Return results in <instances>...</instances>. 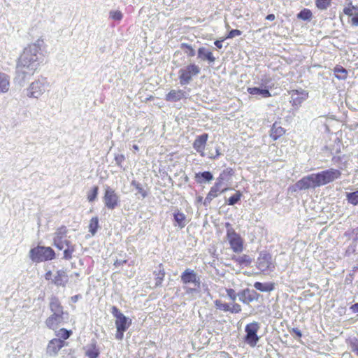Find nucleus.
Listing matches in <instances>:
<instances>
[{"instance_id":"obj_1","label":"nucleus","mask_w":358,"mask_h":358,"mask_svg":"<svg viewBox=\"0 0 358 358\" xmlns=\"http://www.w3.org/2000/svg\"><path fill=\"white\" fill-rule=\"evenodd\" d=\"M42 57L40 41L25 48L18 59L16 71L19 78L26 80L33 76L39 66Z\"/></svg>"},{"instance_id":"obj_2","label":"nucleus","mask_w":358,"mask_h":358,"mask_svg":"<svg viewBox=\"0 0 358 358\" xmlns=\"http://www.w3.org/2000/svg\"><path fill=\"white\" fill-rule=\"evenodd\" d=\"M111 313L115 318V324L116 327L115 338L121 341L123 339L124 333L129 329L131 324V320L127 318L121 311L115 306L110 308Z\"/></svg>"},{"instance_id":"obj_3","label":"nucleus","mask_w":358,"mask_h":358,"mask_svg":"<svg viewBox=\"0 0 358 358\" xmlns=\"http://www.w3.org/2000/svg\"><path fill=\"white\" fill-rule=\"evenodd\" d=\"M224 226L226 228V237L231 249L235 253L242 252L244 249L243 238L235 231L231 223L226 222Z\"/></svg>"},{"instance_id":"obj_4","label":"nucleus","mask_w":358,"mask_h":358,"mask_svg":"<svg viewBox=\"0 0 358 358\" xmlns=\"http://www.w3.org/2000/svg\"><path fill=\"white\" fill-rule=\"evenodd\" d=\"M29 257L34 262H43L55 258V252L50 247L38 245L29 251Z\"/></svg>"},{"instance_id":"obj_5","label":"nucleus","mask_w":358,"mask_h":358,"mask_svg":"<svg viewBox=\"0 0 358 358\" xmlns=\"http://www.w3.org/2000/svg\"><path fill=\"white\" fill-rule=\"evenodd\" d=\"M201 72L200 67L194 64H189L179 71V80L181 85L190 83L193 77L196 76Z\"/></svg>"},{"instance_id":"obj_6","label":"nucleus","mask_w":358,"mask_h":358,"mask_svg":"<svg viewBox=\"0 0 358 358\" xmlns=\"http://www.w3.org/2000/svg\"><path fill=\"white\" fill-rule=\"evenodd\" d=\"M316 175L320 187H321L339 179L342 173L340 170L331 168L316 173Z\"/></svg>"},{"instance_id":"obj_7","label":"nucleus","mask_w":358,"mask_h":358,"mask_svg":"<svg viewBox=\"0 0 358 358\" xmlns=\"http://www.w3.org/2000/svg\"><path fill=\"white\" fill-rule=\"evenodd\" d=\"M103 201L105 207L108 210H114L120 206V196L115 191L110 187H106L104 190Z\"/></svg>"},{"instance_id":"obj_8","label":"nucleus","mask_w":358,"mask_h":358,"mask_svg":"<svg viewBox=\"0 0 358 358\" xmlns=\"http://www.w3.org/2000/svg\"><path fill=\"white\" fill-rule=\"evenodd\" d=\"M259 328V324L257 322H252L245 326L246 334L244 340L251 347H255L259 341V338L257 336V332Z\"/></svg>"},{"instance_id":"obj_9","label":"nucleus","mask_w":358,"mask_h":358,"mask_svg":"<svg viewBox=\"0 0 358 358\" xmlns=\"http://www.w3.org/2000/svg\"><path fill=\"white\" fill-rule=\"evenodd\" d=\"M295 187L299 190H305L310 188L315 189L320 187L316 173H312L303 177L296 182Z\"/></svg>"},{"instance_id":"obj_10","label":"nucleus","mask_w":358,"mask_h":358,"mask_svg":"<svg viewBox=\"0 0 358 358\" xmlns=\"http://www.w3.org/2000/svg\"><path fill=\"white\" fill-rule=\"evenodd\" d=\"M68 230L65 226H61L57 229L54 238H53V244L59 250H63L64 248V245L67 244V243H71L70 241L66 238Z\"/></svg>"},{"instance_id":"obj_11","label":"nucleus","mask_w":358,"mask_h":358,"mask_svg":"<svg viewBox=\"0 0 358 358\" xmlns=\"http://www.w3.org/2000/svg\"><path fill=\"white\" fill-rule=\"evenodd\" d=\"M257 267L262 273L272 271L275 266L271 255L268 253L261 254L257 258Z\"/></svg>"},{"instance_id":"obj_12","label":"nucleus","mask_w":358,"mask_h":358,"mask_svg":"<svg viewBox=\"0 0 358 358\" xmlns=\"http://www.w3.org/2000/svg\"><path fill=\"white\" fill-rule=\"evenodd\" d=\"M222 184V182L221 181L217 180L215 184L210 187L203 202L205 206L209 204L214 198L217 197L220 194L228 190L227 187L221 189Z\"/></svg>"},{"instance_id":"obj_13","label":"nucleus","mask_w":358,"mask_h":358,"mask_svg":"<svg viewBox=\"0 0 358 358\" xmlns=\"http://www.w3.org/2000/svg\"><path fill=\"white\" fill-rule=\"evenodd\" d=\"M45 90V82L36 80L29 87L27 96L29 97L38 98Z\"/></svg>"},{"instance_id":"obj_14","label":"nucleus","mask_w":358,"mask_h":358,"mask_svg":"<svg viewBox=\"0 0 358 358\" xmlns=\"http://www.w3.org/2000/svg\"><path fill=\"white\" fill-rule=\"evenodd\" d=\"M66 345L67 343L60 338H52L47 345L46 352L50 356H55Z\"/></svg>"},{"instance_id":"obj_15","label":"nucleus","mask_w":358,"mask_h":358,"mask_svg":"<svg viewBox=\"0 0 358 358\" xmlns=\"http://www.w3.org/2000/svg\"><path fill=\"white\" fill-rule=\"evenodd\" d=\"M214 303L217 309L224 312H230L236 314L241 313L242 310L241 305L237 303H234L231 306H230L227 303L217 299L214 301Z\"/></svg>"},{"instance_id":"obj_16","label":"nucleus","mask_w":358,"mask_h":358,"mask_svg":"<svg viewBox=\"0 0 358 358\" xmlns=\"http://www.w3.org/2000/svg\"><path fill=\"white\" fill-rule=\"evenodd\" d=\"M69 280V275L66 270L59 269L56 271V273L52 279V283L57 287H66Z\"/></svg>"},{"instance_id":"obj_17","label":"nucleus","mask_w":358,"mask_h":358,"mask_svg":"<svg viewBox=\"0 0 358 358\" xmlns=\"http://www.w3.org/2000/svg\"><path fill=\"white\" fill-rule=\"evenodd\" d=\"M49 308L52 314L68 315L64 312V307L57 296H52L50 298Z\"/></svg>"},{"instance_id":"obj_18","label":"nucleus","mask_w":358,"mask_h":358,"mask_svg":"<svg viewBox=\"0 0 358 358\" xmlns=\"http://www.w3.org/2000/svg\"><path fill=\"white\" fill-rule=\"evenodd\" d=\"M208 138V134L205 133L198 136L193 143V148L201 156H204V149Z\"/></svg>"},{"instance_id":"obj_19","label":"nucleus","mask_w":358,"mask_h":358,"mask_svg":"<svg viewBox=\"0 0 358 358\" xmlns=\"http://www.w3.org/2000/svg\"><path fill=\"white\" fill-rule=\"evenodd\" d=\"M64 315L61 314H51L45 320V325L50 329H55L59 325L64 322Z\"/></svg>"},{"instance_id":"obj_20","label":"nucleus","mask_w":358,"mask_h":358,"mask_svg":"<svg viewBox=\"0 0 358 358\" xmlns=\"http://www.w3.org/2000/svg\"><path fill=\"white\" fill-rule=\"evenodd\" d=\"M343 13L351 17V24L352 26H358V7L353 6L350 3L343 8Z\"/></svg>"},{"instance_id":"obj_21","label":"nucleus","mask_w":358,"mask_h":358,"mask_svg":"<svg viewBox=\"0 0 358 358\" xmlns=\"http://www.w3.org/2000/svg\"><path fill=\"white\" fill-rule=\"evenodd\" d=\"M181 281L183 284L194 283L199 285V278L196 273L191 269H185L181 274Z\"/></svg>"},{"instance_id":"obj_22","label":"nucleus","mask_w":358,"mask_h":358,"mask_svg":"<svg viewBox=\"0 0 358 358\" xmlns=\"http://www.w3.org/2000/svg\"><path fill=\"white\" fill-rule=\"evenodd\" d=\"M257 293L254 290L245 289L239 293V299L242 303L249 304L256 300L257 299Z\"/></svg>"},{"instance_id":"obj_23","label":"nucleus","mask_w":358,"mask_h":358,"mask_svg":"<svg viewBox=\"0 0 358 358\" xmlns=\"http://www.w3.org/2000/svg\"><path fill=\"white\" fill-rule=\"evenodd\" d=\"M153 275H155V287L162 286L166 275V271L162 264L158 265L157 270L153 271Z\"/></svg>"},{"instance_id":"obj_24","label":"nucleus","mask_w":358,"mask_h":358,"mask_svg":"<svg viewBox=\"0 0 358 358\" xmlns=\"http://www.w3.org/2000/svg\"><path fill=\"white\" fill-rule=\"evenodd\" d=\"M184 98H185V94L182 90H171L165 96L166 101L170 102L178 101Z\"/></svg>"},{"instance_id":"obj_25","label":"nucleus","mask_w":358,"mask_h":358,"mask_svg":"<svg viewBox=\"0 0 358 358\" xmlns=\"http://www.w3.org/2000/svg\"><path fill=\"white\" fill-rule=\"evenodd\" d=\"M286 133V129L279 125L277 122H274L270 130V136L273 141H276L279 138L284 136Z\"/></svg>"},{"instance_id":"obj_26","label":"nucleus","mask_w":358,"mask_h":358,"mask_svg":"<svg viewBox=\"0 0 358 358\" xmlns=\"http://www.w3.org/2000/svg\"><path fill=\"white\" fill-rule=\"evenodd\" d=\"M198 57L202 60H207L209 63H213L216 59L213 52L204 47L198 49Z\"/></svg>"},{"instance_id":"obj_27","label":"nucleus","mask_w":358,"mask_h":358,"mask_svg":"<svg viewBox=\"0 0 358 358\" xmlns=\"http://www.w3.org/2000/svg\"><path fill=\"white\" fill-rule=\"evenodd\" d=\"M231 259L240 266H248L252 263V258L246 254L238 256L234 255Z\"/></svg>"},{"instance_id":"obj_28","label":"nucleus","mask_w":358,"mask_h":358,"mask_svg":"<svg viewBox=\"0 0 358 358\" xmlns=\"http://www.w3.org/2000/svg\"><path fill=\"white\" fill-rule=\"evenodd\" d=\"M248 92L251 95H262V97L267 98L271 96V94L267 89H260L259 87H248Z\"/></svg>"},{"instance_id":"obj_29","label":"nucleus","mask_w":358,"mask_h":358,"mask_svg":"<svg viewBox=\"0 0 358 358\" xmlns=\"http://www.w3.org/2000/svg\"><path fill=\"white\" fill-rule=\"evenodd\" d=\"M9 77L3 73H0V92H7L9 90Z\"/></svg>"},{"instance_id":"obj_30","label":"nucleus","mask_w":358,"mask_h":358,"mask_svg":"<svg viewBox=\"0 0 358 358\" xmlns=\"http://www.w3.org/2000/svg\"><path fill=\"white\" fill-rule=\"evenodd\" d=\"M174 220L180 228H183L186 225V216L185 215L178 210H176L173 213Z\"/></svg>"},{"instance_id":"obj_31","label":"nucleus","mask_w":358,"mask_h":358,"mask_svg":"<svg viewBox=\"0 0 358 358\" xmlns=\"http://www.w3.org/2000/svg\"><path fill=\"white\" fill-rule=\"evenodd\" d=\"M335 77L338 80H345L348 78V71L341 65H336L334 69Z\"/></svg>"},{"instance_id":"obj_32","label":"nucleus","mask_w":358,"mask_h":358,"mask_svg":"<svg viewBox=\"0 0 358 358\" xmlns=\"http://www.w3.org/2000/svg\"><path fill=\"white\" fill-rule=\"evenodd\" d=\"M254 287L256 289L261 292H271L274 289L275 285L273 282L262 283L260 282H256L254 284Z\"/></svg>"},{"instance_id":"obj_33","label":"nucleus","mask_w":358,"mask_h":358,"mask_svg":"<svg viewBox=\"0 0 358 358\" xmlns=\"http://www.w3.org/2000/svg\"><path fill=\"white\" fill-rule=\"evenodd\" d=\"M196 180L199 183H203L204 181H210L213 180V176L210 171H204L202 173H196L195 176Z\"/></svg>"},{"instance_id":"obj_34","label":"nucleus","mask_w":358,"mask_h":358,"mask_svg":"<svg viewBox=\"0 0 358 358\" xmlns=\"http://www.w3.org/2000/svg\"><path fill=\"white\" fill-rule=\"evenodd\" d=\"M88 228L91 234L94 236L99 228V218L97 217H93L90 219Z\"/></svg>"},{"instance_id":"obj_35","label":"nucleus","mask_w":358,"mask_h":358,"mask_svg":"<svg viewBox=\"0 0 358 358\" xmlns=\"http://www.w3.org/2000/svg\"><path fill=\"white\" fill-rule=\"evenodd\" d=\"M66 249L64 250V259L66 260H69L72 258V255L75 251V246L71 244V243H67L66 245H64Z\"/></svg>"},{"instance_id":"obj_36","label":"nucleus","mask_w":358,"mask_h":358,"mask_svg":"<svg viewBox=\"0 0 358 358\" xmlns=\"http://www.w3.org/2000/svg\"><path fill=\"white\" fill-rule=\"evenodd\" d=\"M85 355L89 358H97L99 355V350L95 344H92L86 350Z\"/></svg>"},{"instance_id":"obj_37","label":"nucleus","mask_w":358,"mask_h":358,"mask_svg":"<svg viewBox=\"0 0 358 358\" xmlns=\"http://www.w3.org/2000/svg\"><path fill=\"white\" fill-rule=\"evenodd\" d=\"M98 194H99V187L96 185H94L87 192V201L89 202H94L96 199Z\"/></svg>"},{"instance_id":"obj_38","label":"nucleus","mask_w":358,"mask_h":358,"mask_svg":"<svg viewBox=\"0 0 358 358\" xmlns=\"http://www.w3.org/2000/svg\"><path fill=\"white\" fill-rule=\"evenodd\" d=\"M297 17L303 20H310L313 17V13L310 9L303 8L297 14Z\"/></svg>"},{"instance_id":"obj_39","label":"nucleus","mask_w":358,"mask_h":358,"mask_svg":"<svg viewBox=\"0 0 358 358\" xmlns=\"http://www.w3.org/2000/svg\"><path fill=\"white\" fill-rule=\"evenodd\" d=\"M234 173V171L233 170L232 168H227L225 169H224L222 171V172L220 174L219 177L217 178V180L221 181L222 182H223V181L226 179H227L228 178L231 177V176H233Z\"/></svg>"},{"instance_id":"obj_40","label":"nucleus","mask_w":358,"mask_h":358,"mask_svg":"<svg viewBox=\"0 0 358 358\" xmlns=\"http://www.w3.org/2000/svg\"><path fill=\"white\" fill-rule=\"evenodd\" d=\"M242 197V193L240 191H236V193L230 196L226 201V203L229 206H233L237 203Z\"/></svg>"},{"instance_id":"obj_41","label":"nucleus","mask_w":358,"mask_h":358,"mask_svg":"<svg viewBox=\"0 0 358 358\" xmlns=\"http://www.w3.org/2000/svg\"><path fill=\"white\" fill-rule=\"evenodd\" d=\"M180 48L184 50L187 57H192L195 55V50L191 45L182 43L180 44Z\"/></svg>"},{"instance_id":"obj_42","label":"nucleus","mask_w":358,"mask_h":358,"mask_svg":"<svg viewBox=\"0 0 358 358\" xmlns=\"http://www.w3.org/2000/svg\"><path fill=\"white\" fill-rule=\"evenodd\" d=\"M72 334L71 330H67L66 329L62 328L57 333L56 336H59L60 339L64 341L68 339Z\"/></svg>"},{"instance_id":"obj_43","label":"nucleus","mask_w":358,"mask_h":358,"mask_svg":"<svg viewBox=\"0 0 358 358\" xmlns=\"http://www.w3.org/2000/svg\"><path fill=\"white\" fill-rule=\"evenodd\" d=\"M348 201L354 205H358V190L347 194Z\"/></svg>"},{"instance_id":"obj_44","label":"nucleus","mask_w":358,"mask_h":358,"mask_svg":"<svg viewBox=\"0 0 358 358\" xmlns=\"http://www.w3.org/2000/svg\"><path fill=\"white\" fill-rule=\"evenodd\" d=\"M347 343L350 347L351 350L358 356V338H353L348 339Z\"/></svg>"},{"instance_id":"obj_45","label":"nucleus","mask_w":358,"mask_h":358,"mask_svg":"<svg viewBox=\"0 0 358 358\" xmlns=\"http://www.w3.org/2000/svg\"><path fill=\"white\" fill-rule=\"evenodd\" d=\"M331 3V0H315L316 7L320 10H326Z\"/></svg>"},{"instance_id":"obj_46","label":"nucleus","mask_w":358,"mask_h":358,"mask_svg":"<svg viewBox=\"0 0 358 358\" xmlns=\"http://www.w3.org/2000/svg\"><path fill=\"white\" fill-rule=\"evenodd\" d=\"M110 17L114 20H121L123 15L120 10H113L110 12Z\"/></svg>"},{"instance_id":"obj_47","label":"nucleus","mask_w":358,"mask_h":358,"mask_svg":"<svg viewBox=\"0 0 358 358\" xmlns=\"http://www.w3.org/2000/svg\"><path fill=\"white\" fill-rule=\"evenodd\" d=\"M242 34V31H240L239 29H231L228 34H227V36H226L225 38H233L236 36H241Z\"/></svg>"},{"instance_id":"obj_48","label":"nucleus","mask_w":358,"mask_h":358,"mask_svg":"<svg viewBox=\"0 0 358 358\" xmlns=\"http://www.w3.org/2000/svg\"><path fill=\"white\" fill-rule=\"evenodd\" d=\"M227 294L231 300L233 301H235L237 297V294L235 292V290L232 288H229L226 289Z\"/></svg>"},{"instance_id":"obj_49","label":"nucleus","mask_w":358,"mask_h":358,"mask_svg":"<svg viewBox=\"0 0 358 358\" xmlns=\"http://www.w3.org/2000/svg\"><path fill=\"white\" fill-rule=\"evenodd\" d=\"M125 160L124 155L118 154L115 156V161L118 166H122V163Z\"/></svg>"},{"instance_id":"obj_50","label":"nucleus","mask_w":358,"mask_h":358,"mask_svg":"<svg viewBox=\"0 0 358 358\" xmlns=\"http://www.w3.org/2000/svg\"><path fill=\"white\" fill-rule=\"evenodd\" d=\"M220 155V152L218 148L216 149L215 153H210L208 155V158L215 159L217 158Z\"/></svg>"},{"instance_id":"obj_51","label":"nucleus","mask_w":358,"mask_h":358,"mask_svg":"<svg viewBox=\"0 0 358 358\" xmlns=\"http://www.w3.org/2000/svg\"><path fill=\"white\" fill-rule=\"evenodd\" d=\"M224 38H222L221 40H216L214 42L215 45L219 48L221 49L222 48V42L224 41Z\"/></svg>"},{"instance_id":"obj_52","label":"nucleus","mask_w":358,"mask_h":358,"mask_svg":"<svg viewBox=\"0 0 358 358\" xmlns=\"http://www.w3.org/2000/svg\"><path fill=\"white\" fill-rule=\"evenodd\" d=\"M81 297L80 294H76L71 297V301L73 303H76Z\"/></svg>"},{"instance_id":"obj_53","label":"nucleus","mask_w":358,"mask_h":358,"mask_svg":"<svg viewBox=\"0 0 358 358\" xmlns=\"http://www.w3.org/2000/svg\"><path fill=\"white\" fill-rule=\"evenodd\" d=\"M292 332L299 338H301L302 336L301 331L297 328L292 329Z\"/></svg>"},{"instance_id":"obj_54","label":"nucleus","mask_w":358,"mask_h":358,"mask_svg":"<svg viewBox=\"0 0 358 358\" xmlns=\"http://www.w3.org/2000/svg\"><path fill=\"white\" fill-rule=\"evenodd\" d=\"M136 188L138 190V192L141 193L143 197L147 196V192L142 187H139V185H138Z\"/></svg>"},{"instance_id":"obj_55","label":"nucleus","mask_w":358,"mask_h":358,"mask_svg":"<svg viewBox=\"0 0 358 358\" xmlns=\"http://www.w3.org/2000/svg\"><path fill=\"white\" fill-rule=\"evenodd\" d=\"M350 310L353 313H358V303L352 305L350 307Z\"/></svg>"},{"instance_id":"obj_56","label":"nucleus","mask_w":358,"mask_h":358,"mask_svg":"<svg viewBox=\"0 0 358 358\" xmlns=\"http://www.w3.org/2000/svg\"><path fill=\"white\" fill-rule=\"evenodd\" d=\"M125 263H127V260H122V261L117 260V261L115 262L114 265L117 266L122 265V264H124Z\"/></svg>"},{"instance_id":"obj_57","label":"nucleus","mask_w":358,"mask_h":358,"mask_svg":"<svg viewBox=\"0 0 358 358\" xmlns=\"http://www.w3.org/2000/svg\"><path fill=\"white\" fill-rule=\"evenodd\" d=\"M275 17L274 14H268L266 17V20H269V21H273L275 20Z\"/></svg>"},{"instance_id":"obj_58","label":"nucleus","mask_w":358,"mask_h":358,"mask_svg":"<svg viewBox=\"0 0 358 358\" xmlns=\"http://www.w3.org/2000/svg\"><path fill=\"white\" fill-rule=\"evenodd\" d=\"M52 277V271H48V272L45 273V278L46 280H50Z\"/></svg>"},{"instance_id":"obj_59","label":"nucleus","mask_w":358,"mask_h":358,"mask_svg":"<svg viewBox=\"0 0 358 358\" xmlns=\"http://www.w3.org/2000/svg\"><path fill=\"white\" fill-rule=\"evenodd\" d=\"M133 148L135 151H138V146L137 145H134Z\"/></svg>"},{"instance_id":"obj_60","label":"nucleus","mask_w":358,"mask_h":358,"mask_svg":"<svg viewBox=\"0 0 358 358\" xmlns=\"http://www.w3.org/2000/svg\"><path fill=\"white\" fill-rule=\"evenodd\" d=\"M152 99H153V97L151 96L148 99L151 100Z\"/></svg>"}]
</instances>
